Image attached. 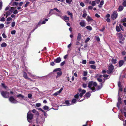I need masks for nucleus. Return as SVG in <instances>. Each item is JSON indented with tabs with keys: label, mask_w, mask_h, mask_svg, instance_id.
<instances>
[{
	"label": "nucleus",
	"mask_w": 126,
	"mask_h": 126,
	"mask_svg": "<svg viewBox=\"0 0 126 126\" xmlns=\"http://www.w3.org/2000/svg\"><path fill=\"white\" fill-rule=\"evenodd\" d=\"M81 38V34L80 33H79L78 34L77 40L79 41Z\"/></svg>",
	"instance_id": "21"
},
{
	"label": "nucleus",
	"mask_w": 126,
	"mask_h": 126,
	"mask_svg": "<svg viewBox=\"0 0 126 126\" xmlns=\"http://www.w3.org/2000/svg\"><path fill=\"white\" fill-rule=\"evenodd\" d=\"M77 101V100L75 99H73L72 100V102L74 104Z\"/></svg>",
	"instance_id": "42"
},
{
	"label": "nucleus",
	"mask_w": 126,
	"mask_h": 126,
	"mask_svg": "<svg viewBox=\"0 0 126 126\" xmlns=\"http://www.w3.org/2000/svg\"><path fill=\"white\" fill-rule=\"evenodd\" d=\"M4 26V25L3 24H0V29L2 28Z\"/></svg>",
	"instance_id": "45"
},
{
	"label": "nucleus",
	"mask_w": 126,
	"mask_h": 126,
	"mask_svg": "<svg viewBox=\"0 0 126 126\" xmlns=\"http://www.w3.org/2000/svg\"><path fill=\"white\" fill-rule=\"evenodd\" d=\"M7 46L6 44L4 42L2 43L1 44V47H6Z\"/></svg>",
	"instance_id": "25"
},
{
	"label": "nucleus",
	"mask_w": 126,
	"mask_h": 126,
	"mask_svg": "<svg viewBox=\"0 0 126 126\" xmlns=\"http://www.w3.org/2000/svg\"><path fill=\"white\" fill-rule=\"evenodd\" d=\"M65 103L66 104L67 106H69L71 105V104H70L69 102V101L66 100V101L65 102Z\"/></svg>",
	"instance_id": "32"
},
{
	"label": "nucleus",
	"mask_w": 126,
	"mask_h": 126,
	"mask_svg": "<svg viewBox=\"0 0 126 126\" xmlns=\"http://www.w3.org/2000/svg\"><path fill=\"white\" fill-rule=\"evenodd\" d=\"M104 1L103 0L101 1L100 3V4L98 5V6L99 8L102 7V5L103 4Z\"/></svg>",
	"instance_id": "24"
},
{
	"label": "nucleus",
	"mask_w": 126,
	"mask_h": 126,
	"mask_svg": "<svg viewBox=\"0 0 126 126\" xmlns=\"http://www.w3.org/2000/svg\"><path fill=\"white\" fill-rule=\"evenodd\" d=\"M14 8L13 7H11L9 10V11L11 13H12L14 10Z\"/></svg>",
	"instance_id": "33"
},
{
	"label": "nucleus",
	"mask_w": 126,
	"mask_h": 126,
	"mask_svg": "<svg viewBox=\"0 0 126 126\" xmlns=\"http://www.w3.org/2000/svg\"><path fill=\"white\" fill-rule=\"evenodd\" d=\"M2 86L4 88H6V86L5 85V84L4 83H1Z\"/></svg>",
	"instance_id": "52"
},
{
	"label": "nucleus",
	"mask_w": 126,
	"mask_h": 126,
	"mask_svg": "<svg viewBox=\"0 0 126 126\" xmlns=\"http://www.w3.org/2000/svg\"><path fill=\"white\" fill-rule=\"evenodd\" d=\"M61 69L60 68H56L53 71V72H59V71H61Z\"/></svg>",
	"instance_id": "22"
},
{
	"label": "nucleus",
	"mask_w": 126,
	"mask_h": 126,
	"mask_svg": "<svg viewBox=\"0 0 126 126\" xmlns=\"http://www.w3.org/2000/svg\"><path fill=\"white\" fill-rule=\"evenodd\" d=\"M27 71V73L28 74H29L30 76H32L33 77V78L34 79H37V78H40V77H36L35 76H33L30 73V72H28Z\"/></svg>",
	"instance_id": "16"
},
{
	"label": "nucleus",
	"mask_w": 126,
	"mask_h": 126,
	"mask_svg": "<svg viewBox=\"0 0 126 126\" xmlns=\"http://www.w3.org/2000/svg\"><path fill=\"white\" fill-rule=\"evenodd\" d=\"M18 3L16 2H15L13 3V4L12 5V6H15L16 5L17 7L18 6Z\"/></svg>",
	"instance_id": "34"
},
{
	"label": "nucleus",
	"mask_w": 126,
	"mask_h": 126,
	"mask_svg": "<svg viewBox=\"0 0 126 126\" xmlns=\"http://www.w3.org/2000/svg\"><path fill=\"white\" fill-rule=\"evenodd\" d=\"M117 35L120 40L123 41L125 40L124 37H123V35H122L121 33H117Z\"/></svg>",
	"instance_id": "7"
},
{
	"label": "nucleus",
	"mask_w": 126,
	"mask_h": 126,
	"mask_svg": "<svg viewBox=\"0 0 126 126\" xmlns=\"http://www.w3.org/2000/svg\"><path fill=\"white\" fill-rule=\"evenodd\" d=\"M124 61L123 60H120L119 62V67L121 66L123 64Z\"/></svg>",
	"instance_id": "17"
},
{
	"label": "nucleus",
	"mask_w": 126,
	"mask_h": 126,
	"mask_svg": "<svg viewBox=\"0 0 126 126\" xmlns=\"http://www.w3.org/2000/svg\"><path fill=\"white\" fill-rule=\"evenodd\" d=\"M89 63L90 64H94V63H95V62L93 61H91L89 62Z\"/></svg>",
	"instance_id": "59"
},
{
	"label": "nucleus",
	"mask_w": 126,
	"mask_h": 126,
	"mask_svg": "<svg viewBox=\"0 0 126 126\" xmlns=\"http://www.w3.org/2000/svg\"><path fill=\"white\" fill-rule=\"evenodd\" d=\"M57 75L56 77V78L57 79L60 77V76L62 75V72L61 71H59V72H57Z\"/></svg>",
	"instance_id": "13"
},
{
	"label": "nucleus",
	"mask_w": 126,
	"mask_h": 126,
	"mask_svg": "<svg viewBox=\"0 0 126 126\" xmlns=\"http://www.w3.org/2000/svg\"><path fill=\"white\" fill-rule=\"evenodd\" d=\"M105 82V81H103L102 83H101V86H97V90H99L102 87V83H104Z\"/></svg>",
	"instance_id": "18"
},
{
	"label": "nucleus",
	"mask_w": 126,
	"mask_h": 126,
	"mask_svg": "<svg viewBox=\"0 0 126 126\" xmlns=\"http://www.w3.org/2000/svg\"><path fill=\"white\" fill-rule=\"evenodd\" d=\"M86 28L89 31H91L92 30V27L90 26H87Z\"/></svg>",
	"instance_id": "26"
},
{
	"label": "nucleus",
	"mask_w": 126,
	"mask_h": 126,
	"mask_svg": "<svg viewBox=\"0 0 126 126\" xmlns=\"http://www.w3.org/2000/svg\"><path fill=\"white\" fill-rule=\"evenodd\" d=\"M118 85L119 87H122V86L121 85V83L120 82H119L118 83Z\"/></svg>",
	"instance_id": "60"
},
{
	"label": "nucleus",
	"mask_w": 126,
	"mask_h": 126,
	"mask_svg": "<svg viewBox=\"0 0 126 126\" xmlns=\"http://www.w3.org/2000/svg\"><path fill=\"white\" fill-rule=\"evenodd\" d=\"M118 16V13L116 11H114L111 16V17L113 19H116Z\"/></svg>",
	"instance_id": "5"
},
{
	"label": "nucleus",
	"mask_w": 126,
	"mask_h": 126,
	"mask_svg": "<svg viewBox=\"0 0 126 126\" xmlns=\"http://www.w3.org/2000/svg\"><path fill=\"white\" fill-rule=\"evenodd\" d=\"M61 59L60 57H58L57 58L55 59L54 60V62L56 63H58L60 62Z\"/></svg>",
	"instance_id": "11"
},
{
	"label": "nucleus",
	"mask_w": 126,
	"mask_h": 126,
	"mask_svg": "<svg viewBox=\"0 0 126 126\" xmlns=\"http://www.w3.org/2000/svg\"><path fill=\"white\" fill-rule=\"evenodd\" d=\"M83 87L85 88H86L87 86V84L85 83H83L82 85Z\"/></svg>",
	"instance_id": "55"
},
{
	"label": "nucleus",
	"mask_w": 126,
	"mask_h": 126,
	"mask_svg": "<svg viewBox=\"0 0 126 126\" xmlns=\"http://www.w3.org/2000/svg\"><path fill=\"white\" fill-rule=\"evenodd\" d=\"M2 35L3 37L4 38H6L7 37V36L4 33L2 34Z\"/></svg>",
	"instance_id": "44"
},
{
	"label": "nucleus",
	"mask_w": 126,
	"mask_h": 126,
	"mask_svg": "<svg viewBox=\"0 0 126 126\" xmlns=\"http://www.w3.org/2000/svg\"><path fill=\"white\" fill-rule=\"evenodd\" d=\"M116 31L117 32H119L121 30L119 27L118 26H116Z\"/></svg>",
	"instance_id": "27"
},
{
	"label": "nucleus",
	"mask_w": 126,
	"mask_h": 126,
	"mask_svg": "<svg viewBox=\"0 0 126 126\" xmlns=\"http://www.w3.org/2000/svg\"><path fill=\"white\" fill-rule=\"evenodd\" d=\"M86 61L85 60H83L82 61V63L84 64H86Z\"/></svg>",
	"instance_id": "62"
},
{
	"label": "nucleus",
	"mask_w": 126,
	"mask_h": 126,
	"mask_svg": "<svg viewBox=\"0 0 126 126\" xmlns=\"http://www.w3.org/2000/svg\"><path fill=\"white\" fill-rule=\"evenodd\" d=\"M97 85V83L96 82H93L91 81L89 82L88 83V87L93 92H94L96 90H95V87H96ZM92 92H91L92 93Z\"/></svg>",
	"instance_id": "1"
},
{
	"label": "nucleus",
	"mask_w": 126,
	"mask_h": 126,
	"mask_svg": "<svg viewBox=\"0 0 126 126\" xmlns=\"http://www.w3.org/2000/svg\"><path fill=\"white\" fill-rule=\"evenodd\" d=\"M87 15V14L86 13L83 14L82 15V17L85 18Z\"/></svg>",
	"instance_id": "63"
},
{
	"label": "nucleus",
	"mask_w": 126,
	"mask_h": 126,
	"mask_svg": "<svg viewBox=\"0 0 126 126\" xmlns=\"http://www.w3.org/2000/svg\"><path fill=\"white\" fill-rule=\"evenodd\" d=\"M13 13L15 14H16L18 13V11L17 10H14L13 11Z\"/></svg>",
	"instance_id": "51"
},
{
	"label": "nucleus",
	"mask_w": 126,
	"mask_h": 126,
	"mask_svg": "<svg viewBox=\"0 0 126 126\" xmlns=\"http://www.w3.org/2000/svg\"><path fill=\"white\" fill-rule=\"evenodd\" d=\"M63 88H61L59 91L55 93H54L53 95L56 96L62 92V91L63 90Z\"/></svg>",
	"instance_id": "10"
},
{
	"label": "nucleus",
	"mask_w": 126,
	"mask_h": 126,
	"mask_svg": "<svg viewBox=\"0 0 126 126\" xmlns=\"http://www.w3.org/2000/svg\"><path fill=\"white\" fill-rule=\"evenodd\" d=\"M114 69V67L111 64L109 67V69L107 71V73L108 74H110L112 73L113 70Z\"/></svg>",
	"instance_id": "3"
},
{
	"label": "nucleus",
	"mask_w": 126,
	"mask_h": 126,
	"mask_svg": "<svg viewBox=\"0 0 126 126\" xmlns=\"http://www.w3.org/2000/svg\"><path fill=\"white\" fill-rule=\"evenodd\" d=\"M45 119L43 117H42L40 118L39 119L38 118H37L36 119V122L38 124L39 123H43L45 121Z\"/></svg>",
	"instance_id": "6"
},
{
	"label": "nucleus",
	"mask_w": 126,
	"mask_h": 126,
	"mask_svg": "<svg viewBox=\"0 0 126 126\" xmlns=\"http://www.w3.org/2000/svg\"><path fill=\"white\" fill-rule=\"evenodd\" d=\"M41 105V104L40 103H38L36 104V106L37 107H39Z\"/></svg>",
	"instance_id": "50"
},
{
	"label": "nucleus",
	"mask_w": 126,
	"mask_h": 126,
	"mask_svg": "<svg viewBox=\"0 0 126 126\" xmlns=\"http://www.w3.org/2000/svg\"><path fill=\"white\" fill-rule=\"evenodd\" d=\"M67 14L68 15H70L71 18L73 16L72 14L69 11L67 12Z\"/></svg>",
	"instance_id": "49"
},
{
	"label": "nucleus",
	"mask_w": 126,
	"mask_h": 126,
	"mask_svg": "<svg viewBox=\"0 0 126 126\" xmlns=\"http://www.w3.org/2000/svg\"><path fill=\"white\" fill-rule=\"evenodd\" d=\"M17 97H20L22 98H23L24 96L21 94H20L17 95Z\"/></svg>",
	"instance_id": "40"
},
{
	"label": "nucleus",
	"mask_w": 126,
	"mask_h": 126,
	"mask_svg": "<svg viewBox=\"0 0 126 126\" xmlns=\"http://www.w3.org/2000/svg\"><path fill=\"white\" fill-rule=\"evenodd\" d=\"M91 94L89 92H88L85 94V95L86 97V98L88 99L91 96Z\"/></svg>",
	"instance_id": "19"
},
{
	"label": "nucleus",
	"mask_w": 126,
	"mask_h": 126,
	"mask_svg": "<svg viewBox=\"0 0 126 126\" xmlns=\"http://www.w3.org/2000/svg\"><path fill=\"white\" fill-rule=\"evenodd\" d=\"M11 12L10 11L7 12L6 14H4V16L5 17H7L8 16L10 15L11 14Z\"/></svg>",
	"instance_id": "23"
},
{
	"label": "nucleus",
	"mask_w": 126,
	"mask_h": 126,
	"mask_svg": "<svg viewBox=\"0 0 126 126\" xmlns=\"http://www.w3.org/2000/svg\"><path fill=\"white\" fill-rule=\"evenodd\" d=\"M86 92V91L84 90H82L81 91V93L83 94H84Z\"/></svg>",
	"instance_id": "57"
},
{
	"label": "nucleus",
	"mask_w": 126,
	"mask_h": 126,
	"mask_svg": "<svg viewBox=\"0 0 126 126\" xmlns=\"http://www.w3.org/2000/svg\"><path fill=\"white\" fill-rule=\"evenodd\" d=\"M86 19L88 22H90L93 20V19L89 16H88L87 17Z\"/></svg>",
	"instance_id": "20"
},
{
	"label": "nucleus",
	"mask_w": 126,
	"mask_h": 126,
	"mask_svg": "<svg viewBox=\"0 0 126 126\" xmlns=\"http://www.w3.org/2000/svg\"><path fill=\"white\" fill-rule=\"evenodd\" d=\"M123 7L122 6H120L119 8V10L120 11H121L123 10Z\"/></svg>",
	"instance_id": "36"
},
{
	"label": "nucleus",
	"mask_w": 126,
	"mask_h": 126,
	"mask_svg": "<svg viewBox=\"0 0 126 126\" xmlns=\"http://www.w3.org/2000/svg\"><path fill=\"white\" fill-rule=\"evenodd\" d=\"M33 117V114L30 113V111L28 113L27 115V118L28 121L30 123L31 122V120L32 119Z\"/></svg>",
	"instance_id": "2"
},
{
	"label": "nucleus",
	"mask_w": 126,
	"mask_h": 126,
	"mask_svg": "<svg viewBox=\"0 0 126 126\" xmlns=\"http://www.w3.org/2000/svg\"><path fill=\"white\" fill-rule=\"evenodd\" d=\"M72 0H66V2L69 4H71Z\"/></svg>",
	"instance_id": "31"
},
{
	"label": "nucleus",
	"mask_w": 126,
	"mask_h": 126,
	"mask_svg": "<svg viewBox=\"0 0 126 126\" xmlns=\"http://www.w3.org/2000/svg\"><path fill=\"white\" fill-rule=\"evenodd\" d=\"M59 14H58L57 13H55V14L57 16L60 17H62V13H59Z\"/></svg>",
	"instance_id": "30"
},
{
	"label": "nucleus",
	"mask_w": 126,
	"mask_h": 126,
	"mask_svg": "<svg viewBox=\"0 0 126 126\" xmlns=\"http://www.w3.org/2000/svg\"><path fill=\"white\" fill-rule=\"evenodd\" d=\"M16 31L15 30H14L13 31H12L11 32V34H15L16 33Z\"/></svg>",
	"instance_id": "43"
},
{
	"label": "nucleus",
	"mask_w": 126,
	"mask_h": 126,
	"mask_svg": "<svg viewBox=\"0 0 126 126\" xmlns=\"http://www.w3.org/2000/svg\"><path fill=\"white\" fill-rule=\"evenodd\" d=\"M53 9V10H56L57 12L58 13H61V11L58 10V9H57V8H54Z\"/></svg>",
	"instance_id": "41"
},
{
	"label": "nucleus",
	"mask_w": 126,
	"mask_h": 126,
	"mask_svg": "<svg viewBox=\"0 0 126 126\" xmlns=\"http://www.w3.org/2000/svg\"><path fill=\"white\" fill-rule=\"evenodd\" d=\"M91 5L93 6H94L95 5V3L94 1H92L91 4Z\"/></svg>",
	"instance_id": "46"
},
{
	"label": "nucleus",
	"mask_w": 126,
	"mask_h": 126,
	"mask_svg": "<svg viewBox=\"0 0 126 126\" xmlns=\"http://www.w3.org/2000/svg\"><path fill=\"white\" fill-rule=\"evenodd\" d=\"M117 60L116 59H112L111 60L112 63L113 64H115L116 63Z\"/></svg>",
	"instance_id": "28"
},
{
	"label": "nucleus",
	"mask_w": 126,
	"mask_h": 126,
	"mask_svg": "<svg viewBox=\"0 0 126 126\" xmlns=\"http://www.w3.org/2000/svg\"><path fill=\"white\" fill-rule=\"evenodd\" d=\"M121 98L120 97L118 98V102L117 103V107L119 108V106L120 104L121 103Z\"/></svg>",
	"instance_id": "14"
},
{
	"label": "nucleus",
	"mask_w": 126,
	"mask_h": 126,
	"mask_svg": "<svg viewBox=\"0 0 126 126\" xmlns=\"http://www.w3.org/2000/svg\"><path fill=\"white\" fill-rule=\"evenodd\" d=\"M65 62L64 61H63L61 63L60 65L61 66H63L65 64Z\"/></svg>",
	"instance_id": "64"
},
{
	"label": "nucleus",
	"mask_w": 126,
	"mask_h": 126,
	"mask_svg": "<svg viewBox=\"0 0 126 126\" xmlns=\"http://www.w3.org/2000/svg\"><path fill=\"white\" fill-rule=\"evenodd\" d=\"M87 72L86 71H84L83 73V75L84 76H86L87 75Z\"/></svg>",
	"instance_id": "58"
},
{
	"label": "nucleus",
	"mask_w": 126,
	"mask_h": 126,
	"mask_svg": "<svg viewBox=\"0 0 126 126\" xmlns=\"http://www.w3.org/2000/svg\"><path fill=\"white\" fill-rule=\"evenodd\" d=\"M79 24L82 27H84L86 25V23L84 20H82L80 22Z\"/></svg>",
	"instance_id": "12"
},
{
	"label": "nucleus",
	"mask_w": 126,
	"mask_h": 126,
	"mask_svg": "<svg viewBox=\"0 0 126 126\" xmlns=\"http://www.w3.org/2000/svg\"><path fill=\"white\" fill-rule=\"evenodd\" d=\"M90 67L91 68L93 69H96V66L94 65H91Z\"/></svg>",
	"instance_id": "39"
},
{
	"label": "nucleus",
	"mask_w": 126,
	"mask_h": 126,
	"mask_svg": "<svg viewBox=\"0 0 126 126\" xmlns=\"http://www.w3.org/2000/svg\"><path fill=\"white\" fill-rule=\"evenodd\" d=\"M97 80L99 82H101L102 81V80L100 78H97Z\"/></svg>",
	"instance_id": "53"
},
{
	"label": "nucleus",
	"mask_w": 126,
	"mask_h": 126,
	"mask_svg": "<svg viewBox=\"0 0 126 126\" xmlns=\"http://www.w3.org/2000/svg\"><path fill=\"white\" fill-rule=\"evenodd\" d=\"M124 1L123 3V5L125 7L126 6V0H123Z\"/></svg>",
	"instance_id": "38"
},
{
	"label": "nucleus",
	"mask_w": 126,
	"mask_h": 126,
	"mask_svg": "<svg viewBox=\"0 0 126 126\" xmlns=\"http://www.w3.org/2000/svg\"><path fill=\"white\" fill-rule=\"evenodd\" d=\"M23 77L25 78L26 79H30V80H31L28 77V76H27V74L25 72H24L23 74Z\"/></svg>",
	"instance_id": "15"
},
{
	"label": "nucleus",
	"mask_w": 126,
	"mask_h": 126,
	"mask_svg": "<svg viewBox=\"0 0 126 126\" xmlns=\"http://www.w3.org/2000/svg\"><path fill=\"white\" fill-rule=\"evenodd\" d=\"M9 100L12 103H16L18 102L16 99H15L13 96L10 97L9 98Z\"/></svg>",
	"instance_id": "9"
},
{
	"label": "nucleus",
	"mask_w": 126,
	"mask_h": 126,
	"mask_svg": "<svg viewBox=\"0 0 126 126\" xmlns=\"http://www.w3.org/2000/svg\"><path fill=\"white\" fill-rule=\"evenodd\" d=\"M90 39V38L89 37H87L86 39V40L85 41V42L86 43Z\"/></svg>",
	"instance_id": "61"
},
{
	"label": "nucleus",
	"mask_w": 126,
	"mask_h": 126,
	"mask_svg": "<svg viewBox=\"0 0 126 126\" xmlns=\"http://www.w3.org/2000/svg\"><path fill=\"white\" fill-rule=\"evenodd\" d=\"M9 100L12 103H16L18 102L16 99H15L13 96L10 97L9 98Z\"/></svg>",
	"instance_id": "8"
},
{
	"label": "nucleus",
	"mask_w": 126,
	"mask_h": 126,
	"mask_svg": "<svg viewBox=\"0 0 126 126\" xmlns=\"http://www.w3.org/2000/svg\"><path fill=\"white\" fill-rule=\"evenodd\" d=\"M43 109L45 110H48L49 109V107H48L47 106H45L43 107Z\"/></svg>",
	"instance_id": "35"
},
{
	"label": "nucleus",
	"mask_w": 126,
	"mask_h": 126,
	"mask_svg": "<svg viewBox=\"0 0 126 126\" xmlns=\"http://www.w3.org/2000/svg\"><path fill=\"white\" fill-rule=\"evenodd\" d=\"M29 3H30V2H28V1L26 2V4H25V5L24 6V7H27L28 6V5L29 4Z\"/></svg>",
	"instance_id": "47"
},
{
	"label": "nucleus",
	"mask_w": 126,
	"mask_h": 126,
	"mask_svg": "<svg viewBox=\"0 0 126 126\" xmlns=\"http://www.w3.org/2000/svg\"><path fill=\"white\" fill-rule=\"evenodd\" d=\"M74 97L76 98H78L79 97V93H77V94L75 95Z\"/></svg>",
	"instance_id": "48"
},
{
	"label": "nucleus",
	"mask_w": 126,
	"mask_h": 126,
	"mask_svg": "<svg viewBox=\"0 0 126 126\" xmlns=\"http://www.w3.org/2000/svg\"><path fill=\"white\" fill-rule=\"evenodd\" d=\"M1 95L4 98H7L9 96V93L6 91H3L1 92Z\"/></svg>",
	"instance_id": "4"
},
{
	"label": "nucleus",
	"mask_w": 126,
	"mask_h": 126,
	"mask_svg": "<svg viewBox=\"0 0 126 126\" xmlns=\"http://www.w3.org/2000/svg\"><path fill=\"white\" fill-rule=\"evenodd\" d=\"M64 20H69V18L68 17H67L66 16H64L63 19V18Z\"/></svg>",
	"instance_id": "29"
},
{
	"label": "nucleus",
	"mask_w": 126,
	"mask_h": 126,
	"mask_svg": "<svg viewBox=\"0 0 126 126\" xmlns=\"http://www.w3.org/2000/svg\"><path fill=\"white\" fill-rule=\"evenodd\" d=\"M119 27L120 28V29L122 30V31H124L123 27L122 25H121V24H119Z\"/></svg>",
	"instance_id": "54"
},
{
	"label": "nucleus",
	"mask_w": 126,
	"mask_h": 126,
	"mask_svg": "<svg viewBox=\"0 0 126 126\" xmlns=\"http://www.w3.org/2000/svg\"><path fill=\"white\" fill-rule=\"evenodd\" d=\"M95 39L98 42L99 41H100V39L99 37L95 36Z\"/></svg>",
	"instance_id": "37"
},
{
	"label": "nucleus",
	"mask_w": 126,
	"mask_h": 126,
	"mask_svg": "<svg viewBox=\"0 0 126 126\" xmlns=\"http://www.w3.org/2000/svg\"><path fill=\"white\" fill-rule=\"evenodd\" d=\"M15 25V22H13L12 23L11 26L12 27H14Z\"/></svg>",
	"instance_id": "56"
}]
</instances>
